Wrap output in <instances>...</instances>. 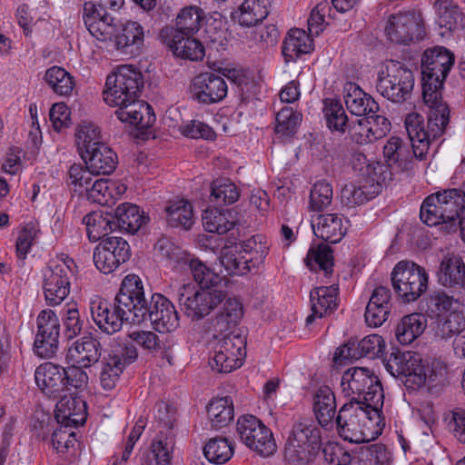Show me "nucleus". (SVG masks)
Instances as JSON below:
<instances>
[{"instance_id": "nucleus-1", "label": "nucleus", "mask_w": 465, "mask_h": 465, "mask_svg": "<svg viewBox=\"0 0 465 465\" xmlns=\"http://www.w3.org/2000/svg\"><path fill=\"white\" fill-rule=\"evenodd\" d=\"M455 56L443 46L427 49L421 58L422 100L428 106L427 130L419 114H409L405 120L408 136L414 143L430 145L442 135L450 123V107L442 98L444 82L453 67Z\"/></svg>"}, {"instance_id": "nucleus-2", "label": "nucleus", "mask_w": 465, "mask_h": 465, "mask_svg": "<svg viewBox=\"0 0 465 465\" xmlns=\"http://www.w3.org/2000/svg\"><path fill=\"white\" fill-rule=\"evenodd\" d=\"M351 399L339 410L335 424L339 435L351 443L368 442L385 426L381 407Z\"/></svg>"}, {"instance_id": "nucleus-3", "label": "nucleus", "mask_w": 465, "mask_h": 465, "mask_svg": "<svg viewBox=\"0 0 465 465\" xmlns=\"http://www.w3.org/2000/svg\"><path fill=\"white\" fill-rule=\"evenodd\" d=\"M137 280L133 274L125 276L115 295L114 304L98 298L90 303L92 318L97 327L107 334L122 329L124 321L133 322L134 318V297H136Z\"/></svg>"}, {"instance_id": "nucleus-4", "label": "nucleus", "mask_w": 465, "mask_h": 465, "mask_svg": "<svg viewBox=\"0 0 465 465\" xmlns=\"http://www.w3.org/2000/svg\"><path fill=\"white\" fill-rule=\"evenodd\" d=\"M386 370L403 381L408 389L416 390L426 382H440L445 376V368L440 361L425 363L415 351H392L385 360Z\"/></svg>"}, {"instance_id": "nucleus-5", "label": "nucleus", "mask_w": 465, "mask_h": 465, "mask_svg": "<svg viewBox=\"0 0 465 465\" xmlns=\"http://www.w3.org/2000/svg\"><path fill=\"white\" fill-rule=\"evenodd\" d=\"M420 220L429 226L449 224V230L460 229L462 236L461 220L465 218V195L461 189H444L427 196L420 210Z\"/></svg>"}, {"instance_id": "nucleus-6", "label": "nucleus", "mask_w": 465, "mask_h": 465, "mask_svg": "<svg viewBox=\"0 0 465 465\" xmlns=\"http://www.w3.org/2000/svg\"><path fill=\"white\" fill-rule=\"evenodd\" d=\"M429 147H382V157L367 167L361 183H365L372 190L380 193L381 187L386 186L395 173L409 169L414 157L422 160Z\"/></svg>"}, {"instance_id": "nucleus-7", "label": "nucleus", "mask_w": 465, "mask_h": 465, "mask_svg": "<svg viewBox=\"0 0 465 465\" xmlns=\"http://www.w3.org/2000/svg\"><path fill=\"white\" fill-rule=\"evenodd\" d=\"M137 280L136 297H134V318L133 323H141L149 320L153 329L159 332H170L179 325L178 312L173 304L163 295L153 293L148 302L144 297V290L139 276L133 274Z\"/></svg>"}, {"instance_id": "nucleus-8", "label": "nucleus", "mask_w": 465, "mask_h": 465, "mask_svg": "<svg viewBox=\"0 0 465 465\" xmlns=\"http://www.w3.org/2000/svg\"><path fill=\"white\" fill-rule=\"evenodd\" d=\"M321 445V430L312 420L297 421L292 430L284 450V457L291 465L309 464Z\"/></svg>"}, {"instance_id": "nucleus-9", "label": "nucleus", "mask_w": 465, "mask_h": 465, "mask_svg": "<svg viewBox=\"0 0 465 465\" xmlns=\"http://www.w3.org/2000/svg\"><path fill=\"white\" fill-rule=\"evenodd\" d=\"M104 100L110 106L125 104L136 100L143 88V76L134 65L123 64L108 75Z\"/></svg>"}, {"instance_id": "nucleus-10", "label": "nucleus", "mask_w": 465, "mask_h": 465, "mask_svg": "<svg viewBox=\"0 0 465 465\" xmlns=\"http://www.w3.org/2000/svg\"><path fill=\"white\" fill-rule=\"evenodd\" d=\"M341 391L347 397L382 406L384 393L379 378L368 368L352 367L341 376Z\"/></svg>"}, {"instance_id": "nucleus-11", "label": "nucleus", "mask_w": 465, "mask_h": 465, "mask_svg": "<svg viewBox=\"0 0 465 465\" xmlns=\"http://www.w3.org/2000/svg\"><path fill=\"white\" fill-rule=\"evenodd\" d=\"M386 71L378 74L376 89L384 98L393 103L407 101L414 87V75L403 63L389 60Z\"/></svg>"}, {"instance_id": "nucleus-12", "label": "nucleus", "mask_w": 465, "mask_h": 465, "mask_svg": "<svg viewBox=\"0 0 465 465\" xmlns=\"http://www.w3.org/2000/svg\"><path fill=\"white\" fill-rule=\"evenodd\" d=\"M391 278L394 292L404 302L416 301L428 288L426 270L411 261L399 262Z\"/></svg>"}, {"instance_id": "nucleus-13", "label": "nucleus", "mask_w": 465, "mask_h": 465, "mask_svg": "<svg viewBox=\"0 0 465 465\" xmlns=\"http://www.w3.org/2000/svg\"><path fill=\"white\" fill-rule=\"evenodd\" d=\"M176 297L184 314L192 321H200L223 302L225 292L196 290L193 284L187 283L178 288Z\"/></svg>"}, {"instance_id": "nucleus-14", "label": "nucleus", "mask_w": 465, "mask_h": 465, "mask_svg": "<svg viewBox=\"0 0 465 465\" xmlns=\"http://www.w3.org/2000/svg\"><path fill=\"white\" fill-rule=\"evenodd\" d=\"M385 34L396 45H407L422 40L426 30L421 14L411 10L391 15L385 26Z\"/></svg>"}, {"instance_id": "nucleus-15", "label": "nucleus", "mask_w": 465, "mask_h": 465, "mask_svg": "<svg viewBox=\"0 0 465 465\" xmlns=\"http://www.w3.org/2000/svg\"><path fill=\"white\" fill-rule=\"evenodd\" d=\"M236 430L241 440L258 455L269 457L275 452L277 447L272 432L255 416H241Z\"/></svg>"}, {"instance_id": "nucleus-16", "label": "nucleus", "mask_w": 465, "mask_h": 465, "mask_svg": "<svg viewBox=\"0 0 465 465\" xmlns=\"http://www.w3.org/2000/svg\"><path fill=\"white\" fill-rule=\"evenodd\" d=\"M71 264L73 260L54 262L43 270L44 294L49 306L59 305L69 295L74 276Z\"/></svg>"}, {"instance_id": "nucleus-17", "label": "nucleus", "mask_w": 465, "mask_h": 465, "mask_svg": "<svg viewBox=\"0 0 465 465\" xmlns=\"http://www.w3.org/2000/svg\"><path fill=\"white\" fill-rule=\"evenodd\" d=\"M36 324L34 351L40 358H53L59 349L60 321L54 311L46 309L38 314Z\"/></svg>"}, {"instance_id": "nucleus-18", "label": "nucleus", "mask_w": 465, "mask_h": 465, "mask_svg": "<svg viewBox=\"0 0 465 465\" xmlns=\"http://www.w3.org/2000/svg\"><path fill=\"white\" fill-rule=\"evenodd\" d=\"M130 254V246L126 240L110 236L103 239L95 247L94 262L101 272L108 274L125 262Z\"/></svg>"}, {"instance_id": "nucleus-19", "label": "nucleus", "mask_w": 465, "mask_h": 465, "mask_svg": "<svg viewBox=\"0 0 465 465\" xmlns=\"http://www.w3.org/2000/svg\"><path fill=\"white\" fill-rule=\"evenodd\" d=\"M245 342L241 336L226 335L214 347L211 366L218 372L229 373L242 365Z\"/></svg>"}, {"instance_id": "nucleus-20", "label": "nucleus", "mask_w": 465, "mask_h": 465, "mask_svg": "<svg viewBox=\"0 0 465 465\" xmlns=\"http://www.w3.org/2000/svg\"><path fill=\"white\" fill-rule=\"evenodd\" d=\"M190 93L193 100L209 105L223 101L227 95L228 86L222 76L205 72L193 78Z\"/></svg>"}, {"instance_id": "nucleus-21", "label": "nucleus", "mask_w": 465, "mask_h": 465, "mask_svg": "<svg viewBox=\"0 0 465 465\" xmlns=\"http://www.w3.org/2000/svg\"><path fill=\"white\" fill-rule=\"evenodd\" d=\"M117 106L119 107L115 111L117 118L121 122L136 126L135 137L138 140L148 141L153 134L152 124L155 121L154 114H151L152 107L146 103L138 101V98L134 102Z\"/></svg>"}, {"instance_id": "nucleus-22", "label": "nucleus", "mask_w": 465, "mask_h": 465, "mask_svg": "<svg viewBox=\"0 0 465 465\" xmlns=\"http://www.w3.org/2000/svg\"><path fill=\"white\" fill-rule=\"evenodd\" d=\"M159 36L177 57L201 61L205 55L204 46L198 39L193 35H180L172 25L161 29Z\"/></svg>"}, {"instance_id": "nucleus-23", "label": "nucleus", "mask_w": 465, "mask_h": 465, "mask_svg": "<svg viewBox=\"0 0 465 465\" xmlns=\"http://www.w3.org/2000/svg\"><path fill=\"white\" fill-rule=\"evenodd\" d=\"M85 167L92 174L109 175L118 164L117 153L112 147H78Z\"/></svg>"}, {"instance_id": "nucleus-24", "label": "nucleus", "mask_w": 465, "mask_h": 465, "mask_svg": "<svg viewBox=\"0 0 465 465\" xmlns=\"http://www.w3.org/2000/svg\"><path fill=\"white\" fill-rule=\"evenodd\" d=\"M439 282L458 294L465 292V263L454 253L443 256L437 272Z\"/></svg>"}, {"instance_id": "nucleus-25", "label": "nucleus", "mask_w": 465, "mask_h": 465, "mask_svg": "<svg viewBox=\"0 0 465 465\" xmlns=\"http://www.w3.org/2000/svg\"><path fill=\"white\" fill-rule=\"evenodd\" d=\"M114 43L121 54L131 57L140 55L144 45L143 27L136 21H126L114 33Z\"/></svg>"}, {"instance_id": "nucleus-26", "label": "nucleus", "mask_w": 465, "mask_h": 465, "mask_svg": "<svg viewBox=\"0 0 465 465\" xmlns=\"http://www.w3.org/2000/svg\"><path fill=\"white\" fill-rule=\"evenodd\" d=\"M348 220L339 213L319 214L312 220L316 237L330 243L339 242L346 234Z\"/></svg>"}, {"instance_id": "nucleus-27", "label": "nucleus", "mask_w": 465, "mask_h": 465, "mask_svg": "<svg viewBox=\"0 0 465 465\" xmlns=\"http://www.w3.org/2000/svg\"><path fill=\"white\" fill-rule=\"evenodd\" d=\"M385 349V343L381 336L371 334L364 337L357 344L355 341H349L347 344L340 347L335 352L336 358L342 360L358 359L368 357L374 359L382 355Z\"/></svg>"}, {"instance_id": "nucleus-28", "label": "nucleus", "mask_w": 465, "mask_h": 465, "mask_svg": "<svg viewBox=\"0 0 465 465\" xmlns=\"http://www.w3.org/2000/svg\"><path fill=\"white\" fill-rule=\"evenodd\" d=\"M346 91L344 101L351 114L375 119L377 122L379 119H381L382 122L386 121L384 117L377 114L379 111L378 103L358 85L350 84Z\"/></svg>"}, {"instance_id": "nucleus-29", "label": "nucleus", "mask_w": 465, "mask_h": 465, "mask_svg": "<svg viewBox=\"0 0 465 465\" xmlns=\"http://www.w3.org/2000/svg\"><path fill=\"white\" fill-rule=\"evenodd\" d=\"M101 356V342L92 336H84L68 348L66 360L74 364L89 368L98 362Z\"/></svg>"}, {"instance_id": "nucleus-30", "label": "nucleus", "mask_w": 465, "mask_h": 465, "mask_svg": "<svg viewBox=\"0 0 465 465\" xmlns=\"http://www.w3.org/2000/svg\"><path fill=\"white\" fill-rule=\"evenodd\" d=\"M391 291L387 287H376L366 306L364 318L368 326H381L391 312Z\"/></svg>"}, {"instance_id": "nucleus-31", "label": "nucleus", "mask_w": 465, "mask_h": 465, "mask_svg": "<svg viewBox=\"0 0 465 465\" xmlns=\"http://www.w3.org/2000/svg\"><path fill=\"white\" fill-rule=\"evenodd\" d=\"M64 368L53 362L39 365L35 371L38 388L47 396L57 398L64 391Z\"/></svg>"}, {"instance_id": "nucleus-32", "label": "nucleus", "mask_w": 465, "mask_h": 465, "mask_svg": "<svg viewBox=\"0 0 465 465\" xmlns=\"http://www.w3.org/2000/svg\"><path fill=\"white\" fill-rule=\"evenodd\" d=\"M336 398L328 386L320 387L313 397V412L319 424L326 429L333 428L336 418Z\"/></svg>"}, {"instance_id": "nucleus-33", "label": "nucleus", "mask_w": 465, "mask_h": 465, "mask_svg": "<svg viewBox=\"0 0 465 465\" xmlns=\"http://www.w3.org/2000/svg\"><path fill=\"white\" fill-rule=\"evenodd\" d=\"M115 228L134 234L149 222V216L136 204L123 203L114 210Z\"/></svg>"}, {"instance_id": "nucleus-34", "label": "nucleus", "mask_w": 465, "mask_h": 465, "mask_svg": "<svg viewBox=\"0 0 465 465\" xmlns=\"http://www.w3.org/2000/svg\"><path fill=\"white\" fill-rule=\"evenodd\" d=\"M338 287L334 285L321 286L312 289L310 292V301L312 313L306 319V323L310 324L315 318L332 312L337 309Z\"/></svg>"}, {"instance_id": "nucleus-35", "label": "nucleus", "mask_w": 465, "mask_h": 465, "mask_svg": "<svg viewBox=\"0 0 465 465\" xmlns=\"http://www.w3.org/2000/svg\"><path fill=\"white\" fill-rule=\"evenodd\" d=\"M270 0H244L237 10L232 12L231 18L242 27H252L269 15L267 5Z\"/></svg>"}, {"instance_id": "nucleus-36", "label": "nucleus", "mask_w": 465, "mask_h": 465, "mask_svg": "<svg viewBox=\"0 0 465 465\" xmlns=\"http://www.w3.org/2000/svg\"><path fill=\"white\" fill-rule=\"evenodd\" d=\"M434 8L437 24L446 32H455L465 27V14L453 0H437Z\"/></svg>"}, {"instance_id": "nucleus-37", "label": "nucleus", "mask_w": 465, "mask_h": 465, "mask_svg": "<svg viewBox=\"0 0 465 465\" xmlns=\"http://www.w3.org/2000/svg\"><path fill=\"white\" fill-rule=\"evenodd\" d=\"M223 301L213 323L215 331L221 333L234 328L243 316V306L239 299L225 297Z\"/></svg>"}, {"instance_id": "nucleus-38", "label": "nucleus", "mask_w": 465, "mask_h": 465, "mask_svg": "<svg viewBox=\"0 0 465 465\" xmlns=\"http://www.w3.org/2000/svg\"><path fill=\"white\" fill-rule=\"evenodd\" d=\"M312 50V41L304 30L294 28L291 29L282 46V54L285 63L294 62L302 54H309Z\"/></svg>"}, {"instance_id": "nucleus-39", "label": "nucleus", "mask_w": 465, "mask_h": 465, "mask_svg": "<svg viewBox=\"0 0 465 465\" xmlns=\"http://www.w3.org/2000/svg\"><path fill=\"white\" fill-rule=\"evenodd\" d=\"M427 320L421 313H411L401 318L395 329L397 341L403 345L411 344L426 328Z\"/></svg>"}, {"instance_id": "nucleus-40", "label": "nucleus", "mask_w": 465, "mask_h": 465, "mask_svg": "<svg viewBox=\"0 0 465 465\" xmlns=\"http://www.w3.org/2000/svg\"><path fill=\"white\" fill-rule=\"evenodd\" d=\"M237 252V250L233 251L229 247H224L221 251L220 263L228 274L244 275L250 272L252 268L258 266L257 259L254 261L252 256L247 257Z\"/></svg>"}, {"instance_id": "nucleus-41", "label": "nucleus", "mask_w": 465, "mask_h": 465, "mask_svg": "<svg viewBox=\"0 0 465 465\" xmlns=\"http://www.w3.org/2000/svg\"><path fill=\"white\" fill-rule=\"evenodd\" d=\"M304 263L312 272L321 271L325 276L331 275L334 265L332 249L323 243L311 246Z\"/></svg>"}, {"instance_id": "nucleus-42", "label": "nucleus", "mask_w": 465, "mask_h": 465, "mask_svg": "<svg viewBox=\"0 0 465 465\" xmlns=\"http://www.w3.org/2000/svg\"><path fill=\"white\" fill-rule=\"evenodd\" d=\"M160 256L173 270L190 268L192 258L189 253L181 247L175 245L167 239L159 240L155 245Z\"/></svg>"}, {"instance_id": "nucleus-43", "label": "nucleus", "mask_w": 465, "mask_h": 465, "mask_svg": "<svg viewBox=\"0 0 465 465\" xmlns=\"http://www.w3.org/2000/svg\"><path fill=\"white\" fill-rule=\"evenodd\" d=\"M386 457V447L383 444L363 445L350 452L348 465H382Z\"/></svg>"}, {"instance_id": "nucleus-44", "label": "nucleus", "mask_w": 465, "mask_h": 465, "mask_svg": "<svg viewBox=\"0 0 465 465\" xmlns=\"http://www.w3.org/2000/svg\"><path fill=\"white\" fill-rule=\"evenodd\" d=\"M302 114L293 111L291 107L282 108L276 114L275 134L279 143H289L298 130L302 122Z\"/></svg>"}, {"instance_id": "nucleus-45", "label": "nucleus", "mask_w": 465, "mask_h": 465, "mask_svg": "<svg viewBox=\"0 0 465 465\" xmlns=\"http://www.w3.org/2000/svg\"><path fill=\"white\" fill-rule=\"evenodd\" d=\"M207 413L213 429L221 430L226 427L233 419L232 400L223 397L211 401Z\"/></svg>"}, {"instance_id": "nucleus-46", "label": "nucleus", "mask_w": 465, "mask_h": 465, "mask_svg": "<svg viewBox=\"0 0 465 465\" xmlns=\"http://www.w3.org/2000/svg\"><path fill=\"white\" fill-rule=\"evenodd\" d=\"M167 223L172 227L189 230L193 223V206L190 202L180 199L170 202L165 208Z\"/></svg>"}, {"instance_id": "nucleus-47", "label": "nucleus", "mask_w": 465, "mask_h": 465, "mask_svg": "<svg viewBox=\"0 0 465 465\" xmlns=\"http://www.w3.org/2000/svg\"><path fill=\"white\" fill-rule=\"evenodd\" d=\"M83 223L86 225L89 240L94 242L105 239L109 232H112L116 229L113 217L108 214L104 216L99 213L86 214L83 218Z\"/></svg>"}, {"instance_id": "nucleus-48", "label": "nucleus", "mask_w": 465, "mask_h": 465, "mask_svg": "<svg viewBox=\"0 0 465 465\" xmlns=\"http://www.w3.org/2000/svg\"><path fill=\"white\" fill-rule=\"evenodd\" d=\"M204 17V12L201 7L186 6L178 14L173 30L179 32L180 35H193L199 31Z\"/></svg>"}, {"instance_id": "nucleus-49", "label": "nucleus", "mask_w": 465, "mask_h": 465, "mask_svg": "<svg viewBox=\"0 0 465 465\" xmlns=\"http://www.w3.org/2000/svg\"><path fill=\"white\" fill-rule=\"evenodd\" d=\"M85 402L72 394L64 395L55 405V419L58 423H78L77 416L84 411Z\"/></svg>"}, {"instance_id": "nucleus-50", "label": "nucleus", "mask_w": 465, "mask_h": 465, "mask_svg": "<svg viewBox=\"0 0 465 465\" xmlns=\"http://www.w3.org/2000/svg\"><path fill=\"white\" fill-rule=\"evenodd\" d=\"M203 224L209 232L223 234L233 228L235 222L229 211L207 209L203 213Z\"/></svg>"}, {"instance_id": "nucleus-51", "label": "nucleus", "mask_w": 465, "mask_h": 465, "mask_svg": "<svg viewBox=\"0 0 465 465\" xmlns=\"http://www.w3.org/2000/svg\"><path fill=\"white\" fill-rule=\"evenodd\" d=\"M232 444L223 437H214L203 448L204 457L212 463L224 464L233 455Z\"/></svg>"}, {"instance_id": "nucleus-52", "label": "nucleus", "mask_w": 465, "mask_h": 465, "mask_svg": "<svg viewBox=\"0 0 465 465\" xmlns=\"http://www.w3.org/2000/svg\"><path fill=\"white\" fill-rule=\"evenodd\" d=\"M45 80L56 94L62 96L71 94L75 85L74 77L60 66H52L47 69Z\"/></svg>"}, {"instance_id": "nucleus-53", "label": "nucleus", "mask_w": 465, "mask_h": 465, "mask_svg": "<svg viewBox=\"0 0 465 465\" xmlns=\"http://www.w3.org/2000/svg\"><path fill=\"white\" fill-rule=\"evenodd\" d=\"M360 184L348 183L341 189V203L349 208L361 205L377 195V191L372 190L365 183Z\"/></svg>"}, {"instance_id": "nucleus-54", "label": "nucleus", "mask_w": 465, "mask_h": 465, "mask_svg": "<svg viewBox=\"0 0 465 465\" xmlns=\"http://www.w3.org/2000/svg\"><path fill=\"white\" fill-rule=\"evenodd\" d=\"M465 331V316L462 312H453L438 319L436 335L441 339H450L459 336Z\"/></svg>"}, {"instance_id": "nucleus-55", "label": "nucleus", "mask_w": 465, "mask_h": 465, "mask_svg": "<svg viewBox=\"0 0 465 465\" xmlns=\"http://www.w3.org/2000/svg\"><path fill=\"white\" fill-rule=\"evenodd\" d=\"M236 185L229 179L214 180L211 184L210 201L217 204H232L239 198Z\"/></svg>"}, {"instance_id": "nucleus-56", "label": "nucleus", "mask_w": 465, "mask_h": 465, "mask_svg": "<svg viewBox=\"0 0 465 465\" xmlns=\"http://www.w3.org/2000/svg\"><path fill=\"white\" fill-rule=\"evenodd\" d=\"M189 269L194 281L200 286V290L213 291L218 289L222 282V277L218 273L212 271L197 259L191 262Z\"/></svg>"}, {"instance_id": "nucleus-57", "label": "nucleus", "mask_w": 465, "mask_h": 465, "mask_svg": "<svg viewBox=\"0 0 465 465\" xmlns=\"http://www.w3.org/2000/svg\"><path fill=\"white\" fill-rule=\"evenodd\" d=\"M459 300L460 297L450 296L443 291H434L427 298V312L440 318L453 312L454 306L459 304Z\"/></svg>"}, {"instance_id": "nucleus-58", "label": "nucleus", "mask_w": 465, "mask_h": 465, "mask_svg": "<svg viewBox=\"0 0 465 465\" xmlns=\"http://www.w3.org/2000/svg\"><path fill=\"white\" fill-rule=\"evenodd\" d=\"M333 191L331 183L319 181L313 184L310 192L309 209L312 212H322L332 201Z\"/></svg>"}, {"instance_id": "nucleus-59", "label": "nucleus", "mask_w": 465, "mask_h": 465, "mask_svg": "<svg viewBox=\"0 0 465 465\" xmlns=\"http://www.w3.org/2000/svg\"><path fill=\"white\" fill-rule=\"evenodd\" d=\"M64 335L67 340L77 337L84 327V320L81 316L76 303L67 304L63 309Z\"/></svg>"}, {"instance_id": "nucleus-60", "label": "nucleus", "mask_w": 465, "mask_h": 465, "mask_svg": "<svg viewBox=\"0 0 465 465\" xmlns=\"http://www.w3.org/2000/svg\"><path fill=\"white\" fill-rule=\"evenodd\" d=\"M174 441L172 437L159 433L151 444L155 465H170Z\"/></svg>"}, {"instance_id": "nucleus-61", "label": "nucleus", "mask_w": 465, "mask_h": 465, "mask_svg": "<svg viewBox=\"0 0 465 465\" xmlns=\"http://www.w3.org/2000/svg\"><path fill=\"white\" fill-rule=\"evenodd\" d=\"M76 145H105L101 129L94 123L82 122L75 129Z\"/></svg>"}, {"instance_id": "nucleus-62", "label": "nucleus", "mask_w": 465, "mask_h": 465, "mask_svg": "<svg viewBox=\"0 0 465 465\" xmlns=\"http://www.w3.org/2000/svg\"><path fill=\"white\" fill-rule=\"evenodd\" d=\"M103 358L111 364L119 366V369L124 371L128 365L137 360L138 351L134 345L124 344L109 351Z\"/></svg>"}, {"instance_id": "nucleus-63", "label": "nucleus", "mask_w": 465, "mask_h": 465, "mask_svg": "<svg viewBox=\"0 0 465 465\" xmlns=\"http://www.w3.org/2000/svg\"><path fill=\"white\" fill-rule=\"evenodd\" d=\"M84 367L79 364L72 363L71 366L64 368V391L69 390V387L75 388L76 390H84L88 384V375L84 371Z\"/></svg>"}, {"instance_id": "nucleus-64", "label": "nucleus", "mask_w": 465, "mask_h": 465, "mask_svg": "<svg viewBox=\"0 0 465 465\" xmlns=\"http://www.w3.org/2000/svg\"><path fill=\"white\" fill-rule=\"evenodd\" d=\"M350 452L336 442H328L322 449L326 465H348Z\"/></svg>"}]
</instances>
